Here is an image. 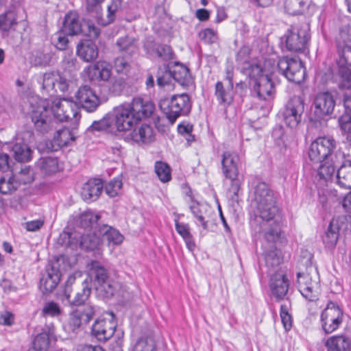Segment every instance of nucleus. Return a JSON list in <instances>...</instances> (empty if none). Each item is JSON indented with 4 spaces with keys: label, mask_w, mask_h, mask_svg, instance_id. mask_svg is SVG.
<instances>
[{
    "label": "nucleus",
    "mask_w": 351,
    "mask_h": 351,
    "mask_svg": "<svg viewBox=\"0 0 351 351\" xmlns=\"http://www.w3.org/2000/svg\"><path fill=\"white\" fill-rule=\"evenodd\" d=\"M36 167L45 176H52L61 169L58 158L51 156L41 157L36 162Z\"/></svg>",
    "instance_id": "28"
},
{
    "label": "nucleus",
    "mask_w": 351,
    "mask_h": 351,
    "mask_svg": "<svg viewBox=\"0 0 351 351\" xmlns=\"http://www.w3.org/2000/svg\"><path fill=\"white\" fill-rule=\"evenodd\" d=\"M321 317L343 320V311L337 303L330 301L322 311Z\"/></svg>",
    "instance_id": "42"
},
{
    "label": "nucleus",
    "mask_w": 351,
    "mask_h": 351,
    "mask_svg": "<svg viewBox=\"0 0 351 351\" xmlns=\"http://www.w3.org/2000/svg\"><path fill=\"white\" fill-rule=\"evenodd\" d=\"M103 187L104 185L101 179L89 180L83 186L81 195L85 201H95L100 195Z\"/></svg>",
    "instance_id": "26"
},
{
    "label": "nucleus",
    "mask_w": 351,
    "mask_h": 351,
    "mask_svg": "<svg viewBox=\"0 0 351 351\" xmlns=\"http://www.w3.org/2000/svg\"><path fill=\"white\" fill-rule=\"evenodd\" d=\"M156 78L157 85L161 88L171 85L174 81L172 70L169 65H164L162 69L159 68Z\"/></svg>",
    "instance_id": "39"
},
{
    "label": "nucleus",
    "mask_w": 351,
    "mask_h": 351,
    "mask_svg": "<svg viewBox=\"0 0 351 351\" xmlns=\"http://www.w3.org/2000/svg\"><path fill=\"white\" fill-rule=\"evenodd\" d=\"M128 104L138 122L143 119L149 117L155 108L152 101L141 97L134 98L132 101Z\"/></svg>",
    "instance_id": "20"
},
{
    "label": "nucleus",
    "mask_w": 351,
    "mask_h": 351,
    "mask_svg": "<svg viewBox=\"0 0 351 351\" xmlns=\"http://www.w3.org/2000/svg\"><path fill=\"white\" fill-rule=\"evenodd\" d=\"M122 187V182L120 179L116 178L108 182L105 186V191L110 197H114L119 194Z\"/></svg>",
    "instance_id": "59"
},
{
    "label": "nucleus",
    "mask_w": 351,
    "mask_h": 351,
    "mask_svg": "<svg viewBox=\"0 0 351 351\" xmlns=\"http://www.w3.org/2000/svg\"><path fill=\"white\" fill-rule=\"evenodd\" d=\"M308 30L306 24L291 26L282 37L287 50L295 53L304 51L310 39Z\"/></svg>",
    "instance_id": "6"
},
{
    "label": "nucleus",
    "mask_w": 351,
    "mask_h": 351,
    "mask_svg": "<svg viewBox=\"0 0 351 351\" xmlns=\"http://www.w3.org/2000/svg\"><path fill=\"white\" fill-rule=\"evenodd\" d=\"M110 115L114 128L119 132L130 130L138 123L128 104L114 108Z\"/></svg>",
    "instance_id": "11"
},
{
    "label": "nucleus",
    "mask_w": 351,
    "mask_h": 351,
    "mask_svg": "<svg viewBox=\"0 0 351 351\" xmlns=\"http://www.w3.org/2000/svg\"><path fill=\"white\" fill-rule=\"evenodd\" d=\"M264 258L265 267L267 268V273L277 268L282 261L280 253L274 245L271 246L269 250L264 252Z\"/></svg>",
    "instance_id": "34"
},
{
    "label": "nucleus",
    "mask_w": 351,
    "mask_h": 351,
    "mask_svg": "<svg viewBox=\"0 0 351 351\" xmlns=\"http://www.w3.org/2000/svg\"><path fill=\"white\" fill-rule=\"evenodd\" d=\"M274 90V83L267 75L261 76L257 79L253 87L254 94H256V96L261 100H266L271 97Z\"/></svg>",
    "instance_id": "25"
},
{
    "label": "nucleus",
    "mask_w": 351,
    "mask_h": 351,
    "mask_svg": "<svg viewBox=\"0 0 351 351\" xmlns=\"http://www.w3.org/2000/svg\"><path fill=\"white\" fill-rule=\"evenodd\" d=\"M339 123L342 130L346 132V141L351 146V110H345L339 118Z\"/></svg>",
    "instance_id": "46"
},
{
    "label": "nucleus",
    "mask_w": 351,
    "mask_h": 351,
    "mask_svg": "<svg viewBox=\"0 0 351 351\" xmlns=\"http://www.w3.org/2000/svg\"><path fill=\"white\" fill-rule=\"evenodd\" d=\"M75 137L72 131L69 128H63L57 131L54 136V141L60 147L67 146L71 141H75Z\"/></svg>",
    "instance_id": "44"
},
{
    "label": "nucleus",
    "mask_w": 351,
    "mask_h": 351,
    "mask_svg": "<svg viewBox=\"0 0 351 351\" xmlns=\"http://www.w3.org/2000/svg\"><path fill=\"white\" fill-rule=\"evenodd\" d=\"M99 235L105 238L109 243L119 245L123 242V236L117 229L107 224H102L98 228Z\"/></svg>",
    "instance_id": "33"
},
{
    "label": "nucleus",
    "mask_w": 351,
    "mask_h": 351,
    "mask_svg": "<svg viewBox=\"0 0 351 351\" xmlns=\"http://www.w3.org/2000/svg\"><path fill=\"white\" fill-rule=\"evenodd\" d=\"M337 183L345 189L351 188V157L344 153L343 160L341 162L335 176Z\"/></svg>",
    "instance_id": "21"
},
{
    "label": "nucleus",
    "mask_w": 351,
    "mask_h": 351,
    "mask_svg": "<svg viewBox=\"0 0 351 351\" xmlns=\"http://www.w3.org/2000/svg\"><path fill=\"white\" fill-rule=\"evenodd\" d=\"M321 322L324 331L329 334L337 330L343 320L321 317Z\"/></svg>",
    "instance_id": "60"
},
{
    "label": "nucleus",
    "mask_w": 351,
    "mask_h": 351,
    "mask_svg": "<svg viewBox=\"0 0 351 351\" xmlns=\"http://www.w3.org/2000/svg\"><path fill=\"white\" fill-rule=\"evenodd\" d=\"M80 313L84 324H87L93 319L95 315V308L90 304H86L82 308L75 311Z\"/></svg>",
    "instance_id": "64"
},
{
    "label": "nucleus",
    "mask_w": 351,
    "mask_h": 351,
    "mask_svg": "<svg viewBox=\"0 0 351 351\" xmlns=\"http://www.w3.org/2000/svg\"><path fill=\"white\" fill-rule=\"evenodd\" d=\"M61 313L62 310L60 306L53 301L47 302L42 309V315L44 316L56 317Z\"/></svg>",
    "instance_id": "58"
},
{
    "label": "nucleus",
    "mask_w": 351,
    "mask_h": 351,
    "mask_svg": "<svg viewBox=\"0 0 351 351\" xmlns=\"http://www.w3.org/2000/svg\"><path fill=\"white\" fill-rule=\"evenodd\" d=\"M277 67L280 73L290 82L300 84L304 79V69L302 62L296 58L284 56L279 59Z\"/></svg>",
    "instance_id": "9"
},
{
    "label": "nucleus",
    "mask_w": 351,
    "mask_h": 351,
    "mask_svg": "<svg viewBox=\"0 0 351 351\" xmlns=\"http://www.w3.org/2000/svg\"><path fill=\"white\" fill-rule=\"evenodd\" d=\"M11 151L14 159L20 162H27L32 159V151L30 147L24 142L15 143Z\"/></svg>",
    "instance_id": "32"
},
{
    "label": "nucleus",
    "mask_w": 351,
    "mask_h": 351,
    "mask_svg": "<svg viewBox=\"0 0 351 351\" xmlns=\"http://www.w3.org/2000/svg\"><path fill=\"white\" fill-rule=\"evenodd\" d=\"M57 75L53 73H45L43 75L42 87L47 92L53 90V93H57V88H56V81Z\"/></svg>",
    "instance_id": "56"
},
{
    "label": "nucleus",
    "mask_w": 351,
    "mask_h": 351,
    "mask_svg": "<svg viewBox=\"0 0 351 351\" xmlns=\"http://www.w3.org/2000/svg\"><path fill=\"white\" fill-rule=\"evenodd\" d=\"M239 156L231 151L224 152L221 155V170L224 177L230 180L228 193L233 201H237L241 186L239 178Z\"/></svg>",
    "instance_id": "3"
},
{
    "label": "nucleus",
    "mask_w": 351,
    "mask_h": 351,
    "mask_svg": "<svg viewBox=\"0 0 351 351\" xmlns=\"http://www.w3.org/2000/svg\"><path fill=\"white\" fill-rule=\"evenodd\" d=\"M305 264L306 265V271H301L297 273L298 289L302 288V283H304V287L311 285L318 287L316 268L313 267L310 258L305 260Z\"/></svg>",
    "instance_id": "22"
},
{
    "label": "nucleus",
    "mask_w": 351,
    "mask_h": 351,
    "mask_svg": "<svg viewBox=\"0 0 351 351\" xmlns=\"http://www.w3.org/2000/svg\"><path fill=\"white\" fill-rule=\"evenodd\" d=\"M174 53L172 48L165 44H160L156 55V58H159L162 60H170L173 58Z\"/></svg>",
    "instance_id": "63"
},
{
    "label": "nucleus",
    "mask_w": 351,
    "mask_h": 351,
    "mask_svg": "<svg viewBox=\"0 0 351 351\" xmlns=\"http://www.w3.org/2000/svg\"><path fill=\"white\" fill-rule=\"evenodd\" d=\"M269 287L276 300L279 302L286 298L289 287V281L282 271H276L271 276Z\"/></svg>",
    "instance_id": "17"
},
{
    "label": "nucleus",
    "mask_w": 351,
    "mask_h": 351,
    "mask_svg": "<svg viewBox=\"0 0 351 351\" xmlns=\"http://www.w3.org/2000/svg\"><path fill=\"white\" fill-rule=\"evenodd\" d=\"M175 227L178 233L184 239L186 247L190 252H193L196 245L193 239V237L190 232L189 225L187 223H181L178 220L175 221Z\"/></svg>",
    "instance_id": "36"
},
{
    "label": "nucleus",
    "mask_w": 351,
    "mask_h": 351,
    "mask_svg": "<svg viewBox=\"0 0 351 351\" xmlns=\"http://www.w3.org/2000/svg\"><path fill=\"white\" fill-rule=\"evenodd\" d=\"M156 342L151 337L141 338L134 346L132 351H156Z\"/></svg>",
    "instance_id": "49"
},
{
    "label": "nucleus",
    "mask_w": 351,
    "mask_h": 351,
    "mask_svg": "<svg viewBox=\"0 0 351 351\" xmlns=\"http://www.w3.org/2000/svg\"><path fill=\"white\" fill-rule=\"evenodd\" d=\"M82 290L76 293L75 297L73 300H71L70 295L66 293V298L71 304L75 306H80L83 304L89 298L91 293V288L89 285V280L88 278H86L82 282Z\"/></svg>",
    "instance_id": "37"
},
{
    "label": "nucleus",
    "mask_w": 351,
    "mask_h": 351,
    "mask_svg": "<svg viewBox=\"0 0 351 351\" xmlns=\"http://www.w3.org/2000/svg\"><path fill=\"white\" fill-rule=\"evenodd\" d=\"M75 97L82 108L88 112H95L101 104L99 97L88 85L81 86Z\"/></svg>",
    "instance_id": "13"
},
{
    "label": "nucleus",
    "mask_w": 351,
    "mask_h": 351,
    "mask_svg": "<svg viewBox=\"0 0 351 351\" xmlns=\"http://www.w3.org/2000/svg\"><path fill=\"white\" fill-rule=\"evenodd\" d=\"M49 335L47 332L37 335L33 341V348L35 350L47 351L49 345Z\"/></svg>",
    "instance_id": "50"
},
{
    "label": "nucleus",
    "mask_w": 351,
    "mask_h": 351,
    "mask_svg": "<svg viewBox=\"0 0 351 351\" xmlns=\"http://www.w3.org/2000/svg\"><path fill=\"white\" fill-rule=\"evenodd\" d=\"M191 101L189 95H174L170 99L162 101L160 107L169 121L173 124L181 116L188 115L191 110Z\"/></svg>",
    "instance_id": "4"
},
{
    "label": "nucleus",
    "mask_w": 351,
    "mask_h": 351,
    "mask_svg": "<svg viewBox=\"0 0 351 351\" xmlns=\"http://www.w3.org/2000/svg\"><path fill=\"white\" fill-rule=\"evenodd\" d=\"M16 24V18L14 12L8 11L0 15V29L8 32Z\"/></svg>",
    "instance_id": "48"
},
{
    "label": "nucleus",
    "mask_w": 351,
    "mask_h": 351,
    "mask_svg": "<svg viewBox=\"0 0 351 351\" xmlns=\"http://www.w3.org/2000/svg\"><path fill=\"white\" fill-rule=\"evenodd\" d=\"M86 73L89 80L92 82H106L111 76V70L104 63L97 62L86 68Z\"/></svg>",
    "instance_id": "23"
},
{
    "label": "nucleus",
    "mask_w": 351,
    "mask_h": 351,
    "mask_svg": "<svg viewBox=\"0 0 351 351\" xmlns=\"http://www.w3.org/2000/svg\"><path fill=\"white\" fill-rule=\"evenodd\" d=\"M337 83L345 110H351V71L348 67L339 66Z\"/></svg>",
    "instance_id": "16"
},
{
    "label": "nucleus",
    "mask_w": 351,
    "mask_h": 351,
    "mask_svg": "<svg viewBox=\"0 0 351 351\" xmlns=\"http://www.w3.org/2000/svg\"><path fill=\"white\" fill-rule=\"evenodd\" d=\"M302 285V288H299L298 291L300 292L302 295L309 302H315L318 300L319 296V286H307L304 287V285Z\"/></svg>",
    "instance_id": "52"
},
{
    "label": "nucleus",
    "mask_w": 351,
    "mask_h": 351,
    "mask_svg": "<svg viewBox=\"0 0 351 351\" xmlns=\"http://www.w3.org/2000/svg\"><path fill=\"white\" fill-rule=\"evenodd\" d=\"M215 94L220 104H230L233 101V87L231 85L224 87L221 82H217Z\"/></svg>",
    "instance_id": "35"
},
{
    "label": "nucleus",
    "mask_w": 351,
    "mask_h": 351,
    "mask_svg": "<svg viewBox=\"0 0 351 351\" xmlns=\"http://www.w3.org/2000/svg\"><path fill=\"white\" fill-rule=\"evenodd\" d=\"M50 110L53 120L57 119L60 122L73 120L75 123L80 118L77 104L66 99L54 102Z\"/></svg>",
    "instance_id": "12"
},
{
    "label": "nucleus",
    "mask_w": 351,
    "mask_h": 351,
    "mask_svg": "<svg viewBox=\"0 0 351 351\" xmlns=\"http://www.w3.org/2000/svg\"><path fill=\"white\" fill-rule=\"evenodd\" d=\"M172 72L174 81L177 82L182 86L188 87L193 84V79L189 69L186 66L178 62H175Z\"/></svg>",
    "instance_id": "29"
},
{
    "label": "nucleus",
    "mask_w": 351,
    "mask_h": 351,
    "mask_svg": "<svg viewBox=\"0 0 351 351\" xmlns=\"http://www.w3.org/2000/svg\"><path fill=\"white\" fill-rule=\"evenodd\" d=\"M113 68L118 74L128 75L132 68L131 56H119L116 57L113 62Z\"/></svg>",
    "instance_id": "38"
},
{
    "label": "nucleus",
    "mask_w": 351,
    "mask_h": 351,
    "mask_svg": "<svg viewBox=\"0 0 351 351\" xmlns=\"http://www.w3.org/2000/svg\"><path fill=\"white\" fill-rule=\"evenodd\" d=\"M252 204L256 218L263 221L259 231L268 242H276L280 238L282 217L276 194L267 183L258 182L254 186Z\"/></svg>",
    "instance_id": "1"
},
{
    "label": "nucleus",
    "mask_w": 351,
    "mask_h": 351,
    "mask_svg": "<svg viewBox=\"0 0 351 351\" xmlns=\"http://www.w3.org/2000/svg\"><path fill=\"white\" fill-rule=\"evenodd\" d=\"M114 127L113 122L110 113L107 114L101 119L98 121H94L91 125H90L87 130L88 132H101Z\"/></svg>",
    "instance_id": "43"
},
{
    "label": "nucleus",
    "mask_w": 351,
    "mask_h": 351,
    "mask_svg": "<svg viewBox=\"0 0 351 351\" xmlns=\"http://www.w3.org/2000/svg\"><path fill=\"white\" fill-rule=\"evenodd\" d=\"M199 38L206 44H213L218 40L217 32L210 28H206L199 33Z\"/></svg>",
    "instance_id": "61"
},
{
    "label": "nucleus",
    "mask_w": 351,
    "mask_h": 351,
    "mask_svg": "<svg viewBox=\"0 0 351 351\" xmlns=\"http://www.w3.org/2000/svg\"><path fill=\"white\" fill-rule=\"evenodd\" d=\"M314 114L318 119H324L326 116L332 114L336 102L334 96L329 92L318 93L314 100Z\"/></svg>",
    "instance_id": "14"
},
{
    "label": "nucleus",
    "mask_w": 351,
    "mask_h": 351,
    "mask_svg": "<svg viewBox=\"0 0 351 351\" xmlns=\"http://www.w3.org/2000/svg\"><path fill=\"white\" fill-rule=\"evenodd\" d=\"M83 323L80 313L73 311L70 314L67 322L64 325V329L69 334H77Z\"/></svg>",
    "instance_id": "41"
},
{
    "label": "nucleus",
    "mask_w": 351,
    "mask_h": 351,
    "mask_svg": "<svg viewBox=\"0 0 351 351\" xmlns=\"http://www.w3.org/2000/svg\"><path fill=\"white\" fill-rule=\"evenodd\" d=\"M337 141L332 136H321L316 138L308 149V157L313 163L323 160L334 158L337 150Z\"/></svg>",
    "instance_id": "7"
},
{
    "label": "nucleus",
    "mask_w": 351,
    "mask_h": 351,
    "mask_svg": "<svg viewBox=\"0 0 351 351\" xmlns=\"http://www.w3.org/2000/svg\"><path fill=\"white\" fill-rule=\"evenodd\" d=\"M302 285V288H299L298 291L300 292L302 295L309 302H315L318 300L319 296V286H307L304 287V285Z\"/></svg>",
    "instance_id": "51"
},
{
    "label": "nucleus",
    "mask_w": 351,
    "mask_h": 351,
    "mask_svg": "<svg viewBox=\"0 0 351 351\" xmlns=\"http://www.w3.org/2000/svg\"><path fill=\"white\" fill-rule=\"evenodd\" d=\"M29 114L34 128L38 132L47 133L53 127L51 111L45 101L40 99L35 102L31 101Z\"/></svg>",
    "instance_id": "5"
},
{
    "label": "nucleus",
    "mask_w": 351,
    "mask_h": 351,
    "mask_svg": "<svg viewBox=\"0 0 351 351\" xmlns=\"http://www.w3.org/2000/svg\"><path fill=\"white\" fill-rule=\"evenodd\" d=\"M100 219V215L95 212L87 210L81 213L76 219L77 226L84 229L93 228L98 230L100 224L97 223Z\"/></svg>",
    "instance_id": "30"
},
{
    "label": "nucleus",
    "mask_w": 351,
    "mask_h": 351,
    "mask_svg": "<svg viewBox=\"0 0 351 351\" xmlns=\"http://www.w3.org/2000/svg\"><path fill=\"white\" fill-rule=\"evenodd\" d=\"M304 111V99L299 96L293 97L281 112L284 123L291 129L296 128L301 122Z\"/></svg>",
    "instance_id": "10"
},
{
    "label": "nucleus",
    "mask_w": 351,
    "mask_h": 351,
    "mask_svg": "<svg viewBox=\"0 0 351 351\" xmlns=\"http://www.w3.org/2000/svg\"><path fill=\"white\" fill-rule=\"evenodd\" d=\"M117 324L113 319H97L92 327V335L99 341L110 339L116 330Z\"/></svg>",
    "instance_id": "18"
},
{
    "label": "nucleus",
    "mask_w": 351,
    "mask_h": 351,
    "mask_svg": "<svg viewBox=\"0 0 351 351\" xmlns=\"http://www.w3.org/2000/svg\"><path fill=\"white\" fill-rule=\"evenodd\" d=\"M343 343H345V336H333L326 341V346L328 351H342L345 350Z\"/></svg>",
    "instance_id": "53"
},
{
    "label": "nucleus",
    "mask_w": 351,
    "mask_h": 351,
    "mask_svg": "<svg viewBox=\"0 0 351 351\" xmlns=\"http://www.w3.org/2000/svg\"><path fill=\"white\" fill-rule=\"evenodd\" d=\"M66 36V34H64L62 29L52 36L51 42L58 49L65 50L67 49L69 39Z\"/></svg>",
    "instance_id": "54"
},
{
    "label": "nucleus",
    "mask_w": 351,
    "mask_h": 351,
    "mask_svg": "<svg viewBox=\"0 0 351 351\" xmlns=\"http://www.w3.org/2000/svg\"><path fill=\"white\" fill-rule=\"evenodd\" d=\"M338 228L334 226L333 222H330L325 234L323 237V242L328 248L334 247L338 241Z\"/></svg>",
    "instance_id": "45"
},
{
    "label": "nucleus",
    "mask_w": 351,
    "mask_h": 351,
    "mask_svg": "<svg viewBox=\"0 0 351 351\" xmlns=\"http://www.w3.org/2000/svg\"><path fill=\"white\" fill-rule=\"evenodd\" d=\"M51 61V53H44L42 51H35L32 57V62L35 66H46L49 65Z\"/></svg>",
    "instance_id": "55"
},
{
    "label": "nucleus",
    "mask_w": 351,
    "mask_h": 351,
    "mask_svg": "<svg viewBox=\"0 0 351 351\" xmlns=\"http://www.w3.org/2000/svg\"><path fill=\"white\" fill-rule=\"evenodd\" d=\"M154 167L155 172L161 182H167L171 180V169L166 162L156 161Z\"/></svg>",
    "instance_id": "47"
},
{
    "label": "nucleus",
    "mask_w": 351,
    "mask_h": 351,
    "mask_svg": "<svg viewBox=\"0 0 351 351\" xmlns=\"http://www.w3.org/2000/svg\"><path fill=\"white\" fill-rule=\"evenodd\" d=\"M98 47L91 40H84L78 44L77 54L84 62H92L98 56Z\"/></svg>",
    "instance_id": "27"
},
{
    "label": "nucleus",
    "mask_w": 351,
    "mask_h": 351,
    "mask_svg": "<svg viewBox=\"0 0 351 351\" xmlns=\"http://www.w3.org/2000/svg\"><path fill=\"white\" fill-rule=\"evenodd\" d=\"M82 24L79 14L75 11L69 12L64 16L61 29L64 34L75 36L82 32Z\"/></svg>",
    "instance_id": "24"
},
{
    "label": "nucleus",
    "mask_w": 351,
    "mask_h": 351,
    "mask_svg": "<svg viewBox=\"0 0 351 351\" xmlns=\"http://www.w3.org/2000/svg\"><path fill=\"white\" fill-rule=\"evenodd\" d=\"M130 136L137 143H149L154 141V130L149 125L142 124L131 132Z\"/></svg>",
    "instance_id": "31"
},
{
    "label": "nucleus",
    "mask_w": 351,
    "mask_h": 351,
    "mask_svg": "<svg viewBox=\"0 0 351 351\" xmlns=\"http://www.w3.org/2000/svg\"><path fill=\"white\" fill-rule=\"evenodd\" d=\"M60 280V272L53 266L46 269L40 280V289L44 294L51 293Z\"/></svg>",
    "instance_id": "19"
},
{
    "label": "nucleus",
    "mask_w": 351,
    "mask_h": 351,
    "mask_svg": "<svg viewBox=\"0 0 351 351\" xmlns=\"http://www.w3.org/2000/svg\"><path fill=\"white\" fill-rule=\"evenodd\" d=\"M280 315L285 329L287 331L289 330L292 327V317L289 313V306L287 304L281 305Z\"/></svg>",
    "instance_id": "62"
},
{
    "label": "nucleus",
    "mask_w": 351,
    "mask_h": 351,
    "mask_svg": "<svg viewBox=\"0 0 351 351\" xmlns=\"http://www.w3.org/2000/svg\"><path fill=\"white\" fill-rule=\"evenodd\" d=\"M60 241L62 245L75 250L79 246L82 250L93 251L97 248L100 243L99 238L95 234L80 235L76 232L64 231L60 236Z\"/></svg>",
    "instance_id": "8"
},
{
    "label": "nucleus",
    "mask_w": 351,
    "mask_h": 351,
    "mask_svg": "<svg viewBox=\"0 0 351 351\" xmlns=\"http://www.w3.org/2000/svg\"><path fill=\"white\" fill-rule=\"evenodd\" d=\"M116 45L120 51L126 53V56H132L137 49L135 39L129 36L119 38Z\"/></svg>",
    "instance_id": "40"
},
{
    "label": "nucleus",
    "mask_w": 351,
    "mask_h": 351,
    "mask_svg": "<svg viewBox=\"0 0 351 351\" xmlns=\"http://www.w3.org/2000/svg\"><path fill=\"white\" fill-rule=\"evenodd\" d=\"M17 189V183L14 179L9 178L5 180L3 176L0 175V193L4 195L9 194Z\"/></svg>",
    "instance_id": "57"
},
{
    "label": "nucleus",
    "mask_w": 351,
    "mask_h": 351,
    "mask_svg": "<svg viewBox=\"0 0 351 351\" xmlns=\"http://www.w3.org/2000/svg\"><path fill=\"white\" fill-rule=\"evenodd\" d=\"M89 284L93 282L97 293L103 298H111L118 292L120 285L113 280L109 269L98 261H91L87 265Z\"/></svg>",
    "instance_id": "2"
},
{
    "label": "nucleus",
    "mask_w": 351,
    "mask_h": 351,
    "mask_svg": "<svg viewBox=\"0 0 351 351\" xmlns=\"http://www.w3.org/2000/svg\"><path fill=\"white\" fill-rule=\"evenodd\" d=\"M334 157L333 159L323 160L318 163L317 174L321 179L328 181L334 178L341 162L343 160L344 153L338 149L335 152Z\"/></svg>",
    "instance_id": "15"
}]
</instances>
